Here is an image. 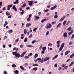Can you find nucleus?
Returning <instances> with one entry per match:
<instances>
[{
  "mask_svg": "<svg viewBox=\"0 0 74 74\" xmlns=\"http://www.w3.org/2000/svg\"><path fill=\"white\" fill-rule=\"evenodd\" d=\"M47 21V19L44 18L41 21V22L42 23H44V21Z\"/></svg>",
  "mask_w": 74,
  "mask_h": 74,
  "instance_id": "13",
  "label": "nucleus"
},
{
  "mask_svg": "<svg viewBox=\"0 0 74 74\" xmlns=\"http://www.w3.org/2000/svg\"><path fill=\"white\" fill-rule=\"evenodd\" d=\"M7 73V71H5L4 72V74H6Z\"/></svg>",
  "mask_w": 74,
  "mask_h": 74,
  "instance_id": "61",
  "label": "nucleus"
},
{
  "mask_svg": "<svg viewBox=\"0 0 74 74\" xmlns=\"http://www.w3.org/2000/svg\"><path fill=\"white\" fill-rule=\"evenodd\" d=\"M15 56L16 58L17 57V58H19L20 56V54L18 53H17L16 54H15Z\"/></svg>",
  "mask_w": 74,
  "mask_h": 74,
  "instance_id": "5",
  "label": "nucleus"
},
{
  "mask_svg": "<svg viewBox=\"0 0 74 74\" xmlns=\"http://www.w3.org/2000/svg\"><path fill=\"white\" fill-rule=\"evenodd\" d=\"M12 10H14L15 11H17V9L15 7V5H14L12 8Z\"/></svg>",
  "mask_w": 74,
  "mask_h": 74,
  "instance_id": "3",
  "label": "nucleus"
},
{
  "mask_svg": "<svg viewBox=\"0 0 74 74\" xmlns=\"http://www.w3.org/2000/svg\"><path fill=\"white\" fill-rule=\"evenodd\" d=\"M65 69H67L68 68V66H66L64 67Z\"/></svg>",
  "mask_w": 74,
  "mask_h": 74,
  "instance_id": "59",
  "label": "nucleus"
},
{
  "mask_svg": "<svg viewBox=\"0 0 74 74\" xmlns=\"http://www.w3.org/2000/svg\"><path fill=\"white\" fill-rule=\"evenodd\" d=\"M49 34V31H47L46 34V36H48Z\"/></svg>",
  "mask_w": 74,
  "mask_h": 74,
  "instance_id": "41",
  "label": "nucleus"
},
{
  "mask_svg": "<svg viewBox=\"0 0 74 74\" xmlns=\"http://www.w3.org/2000/svg\"><path fill=\"white\" fill-rule=\"evenodd\" d=\"M38 66V64H34L33 65V66Z\"/></svg>",
  "mask_w": 74,
  "mask_h": 74,
  "instance_id": "63",
  "label": "nucleus"
},
{
  "mask_svg": "<svg viewBox=\"0 0 74 74\" xmlns=\"http://www.w3.org/2000/svg\"><path fill=\"white\" fill-rule=\"evenodd\" d=\"M13 32V31L12 30H9V33L10 34V33H12Z\"/></svg>",
  "mask_w": 74,
  "mask_h": 74,
  "instance_id": "40",
  "label": "nucleus"
},
{
  "mask_svg": "<svg viewBox=\"0 0 74 74\" xmlns=\"http://www.w3.org/2000/svg\"><path fill=\"white\" fill-rule=\"evenodd\" d=\"M57 46L58 48H59V47H60V44H58L57 45Z\"/></svg>",
  "mask_w": 74,
  "mask_h": 74,
  "instance_id": "54",
  "label": "nucleus"
},
{
  "mask_svg": "<svg viewBox=\"0 0 74 74\" xmlns=\"http://www.w3.org/2000/svg\"><path fill=\"white\" fill-rule=\"evenodd\" d=\"M27 38H25L24 40V42H27Z\"/></svg>",
  "mask_w": 74,
  "mask_h": 74,
  "instance_id": "36",
  "label": "nucleus"
},
{
  "mask_svg": "<svg viewBox=\"0 0 74 74\" xmlns=\"http://www.w3.org/2000/svg\"><path fill=\"white\" fill-rule=\"evenodd\" d=\"M55 23H56V22L55 21H54L52 23V25H54V24H55Z\"/></svg>",
  "mask_w": 74,
  "mask_h": 74,
  "instance_id": "60",
  "label": "nucleus"
},
{
  "mask_svg": "<svg viewBox=\"0 0 74 74\" xmlns=\"http://www.w3.org/2000/svg\"><path fill=\"white\" fill-rule=\"evenodd\" d=\"M50 59V58L49 57H47L45 58V59H44V58H43L41 59L42 61L44 62V61H47V60H49Z\"/></svg>",
  "mask_w": 74,
  "mask_h": 74,
  "instance_id": "2",
  "label": "nucleus"
},
{
  "mask_svg": "<svg viewBox=\"0 0 74 74\" xmlns=\"http://www.w3.org/2000/svg\"><path fill=\"white\" fill-rule=\"evenodd\" d=\"M38 54L37 53L35 54L34 57V59H36V58H37V57H38Z\"/></svg>",
  "mask_w": 74,
  "mask_h": 74,
  "instance_id": "10",
  "label": "nucleus"
},
{
  "mask_svg": "<svg viewBox=\"0 0 74 74\" xmlns=\"http://www.w3.org/2000/svg\"><path fill=\"white\" fill-rule=\"evenodd\" d=\"M32 69L34 70H35V71H36V70H37V69H38V68L37 67H35Z\"/></svg>",
  "mask_w": 74,
  "mask_h": 74,
  "instance_id": "20",
  "label": "nucleus"
},
{
  "mask_svg": "<svg viewBox=\"0 0 74 74\" xmlns=\"http://www.w3.org/2000/svg\"><path fill=\"white\" fill-rule=\"evenodd\" d=\"M73 30H71V32L69 33V35H71L72 33H73Z\"/></svg>",
  "mask_w": 74,
  "mask_h": 74,
  "instance_id": "17",
  "label": "nucleus"
},
{
  "mask_svg": "<svg viewBox=\"0 0 74 74\" xmlns=\"http://www.w3.org/2000/svg\"><path fill=\"white\" fill-rule=\"evenodd\" d=\"M49 11V10H48V9H46L45 10L44 12H48Z\"/></svg>",
  "mask_w": 74,
  "mask_h": 74,
  "instance_id": "45",
  "label": "nucleus"
},
{
  "mask_svg": "<svg viewBox=\"0 0 74 74\" xmlns=\"http://www.w3.org/2000/svg\"><path fill=\"white\" fill-rule=\"evenodd\" d=\"M18 48H16V47H14V48L13 49V51H18Z\"/></svg>",
  "mask_w": 74,
  "mask_h": 74,
  "instance_id": "12",
  "label": "nucleus"
},
{
  "mask_svg": "<svg viewBox=\"0 0 74 74\" xmlns=\"http://www.w3.org/2000/svg\"><path fill=\"white\" fill-rule=\"evenodd\" d=\"M70 23V21H68L67 23H66V25H68V24H69V23Z\"/></svg>",
  "mask_w": 74,
  "mask_h": 74,
  "instance_id": "53",
  "label": "nucleus"
},
{
  "mask_svg": "<svg viewBox=\"0 0 74 74\" xmlns=\"http://www.w3.org/2000/svg\"><path fill=\"white\" fill-rule=\"evenodd\" d=\"M20 68H21V70H25V68H23V67L22 66H20Z\"/></svg>",
  "mask_w": 74,
  "mask_h": 74,
  "instance_id": "23",
  "label": "nucleus"
},
{
  "mask_svg": "<svg viewBox=\"0 0 74 74\" xmlns=\"http://www.w3.org/2000/svg\"><path fill=\"white\" fill-rule=\"evenodd\" d=\"M27 47H29L30 48L33 47V46L32 45H28L27 46Z\"/></svg>",
  "mask_w": 74,
  "mask_h": 74,
  "instance_id": "37",
  "label": "nucleus"
},
{
  "mask_svg": "<svg viewBox=\"0 0 74 74\" xmlns=\"http://www.w3.org/2000/svg\"><path fill=\"white\" fill-rule=\"evenodd\" d=\"M29 56H26L25 57V59H29Z\"/></svg>",
  "mask_w": 74,
  "mask_h": 74,
  "instance_id": "44",
  "label": "nucleus"
},
{
  "mask_svg": "<svg viewBox=\"0 0 74 74\" xmlns=\"http://www.w3.org/2000/svg\"><path fill=\"white\" fill-rule=\"evenodd\" d=\"M32 36H33V35L32 34H31L29 36V38H31V37H32Z\"/></svg>",
  "mask_w": 74,
  "mask_h": 74,
  "instance_id": "58",
  "label": "nucleus"
},
{
  "mask_svg": "<svg viewBox=\"0 0 74 74\" xmlns=\"http://www.w3.org/2000/svg\"><path fill=\"white\" fill-rule=\"evenodd\" d=\"M58 57V55H56L53 58V60L54 59H56V58H57Z\"/></svg>",
  "mask_w": 74,
  "mask_h": 74,
  "instance_id": "15",
  "label": "nucleus"
},
{
  "mask_svg": "<svg viewBox=\"0 0 74 74\" xmlns=\"http://www.w3.org/2000/svg\"><path fill=\"white\" fill-rule=\"evenodd\" d=\"M74 56V53L70 56V58H72Z\"/></svg>",
  "mask_w": 74,
  "mask_h": 74,
  "instance_id": "28",
  "label": "nucleus"
},
{
  "mask_svg": "<svg viewBox=\"0 0 74 74\" xmlns=\"http://www.w3.org/2000/svg\"><path fill=\"white\" fill-rule=\"evenodd\" d=\"M20 47L21 48H23V45H20Z\"/></svg>",
  "mask_w": 74,
  "mask_h": 74,
  "instance_id": "46",
  "label": "nucleus"
},
{
  "mask_svg": "<svg viewBox=\"0 0 74 74\" xmlns=\"http://www.w3.org/2000/svg\"><path fill=\"white\" fill-rule=\"evenodd\" d=\"M61 25V23H59L57 26V27H59Z\"/></svg>",
  "mask_w": 74,
  "mask_h": 74,
  "instance_id": "27",
  "label": "nucleus"
},
{
  "mask_svg": "<svg viewBox=\"0 0 74 74\" xmlns=\"http://www.w3.org/2000/svg\"><path fill=\"white\" fill-rule=\"evenodd\" d=\"M73 44L72 41H71L70 42H69V45H71V44Z\"/></svg>",
  "mask_w": 74,
  "mask_h": 74,
  "instance_id": "56",
  "label": "nucleus"
},
{
  "mask_svg": "<svg viewBox=\"0 0 74 74\" xmlns=\"http://www.w3.org/2000/svg\"><path fill=\"white\" fill-rule=\"evenodd\" d=\"M74 62H71V64L69 65V66H72V65H73V64H74Z\"/></svg>",
  "mask_w": 74,
  "mask_h": 74,
  "instance_id": "22",
  "label": "nucleus"
},
{
  "mask_svg": "<svg viewBox=\"0 0 74 74\" xmlns=\"http://www.w3.org/2000/svg\"><path fill=\"white\" fill-rule=\"evenodd\" d=\"M58 16L57 15H55L54 16V18H55V19H56L57 18H58Z\"/></svg>",
  "mask_w": 74,
  "mask_h": 74,
  "instance_id": "31",
  "label": "nucleus"
},
{
  "mask_svg": "<svg viewBox=\"0 0 74 74\" xmlns=\"http://www.w3.org/2000/svg\"><path fill=\"white\" fill-rule=\"evenodd\" d=\"M66 23V21H64L63 23V25H64V26H65V25Z\"/></svg>",
  "mask_w": 74,
  "mask_h": 74,
  "instance_id": "39",
  "label": "nucleus"
},
{
  "mask_svg": "<svg viewBox=\"0 0 74 74\" xmlns=\"http://www.w3.org/2000/svg\"><path fill=\"white\" fill-rule=\"evenodd\" d=\"M12 5H13L12 4L8 5L7 6V10L9 11V10H10V8H11V7H12Z\"/></svg>",
  "mask_w": 74,
  "mask_h": 74,
  "instance_id": "1",
  "label": "nucleus"
},
{
  "mask_svg": "<svg viewBox=\"0 0 74 74\" xmlns=\"http://www.w3.org/2000/svg\"><path fill=\"white\" fill-rule=\"evenodd\" d=\"M2 4H3L2 2H0V6H1V5H2Z\"/></svg>",
  "mask_w": 74,
  "mask_h": 74,
  "instance_id": "57",
  "label": "nucleus"
},
{
  "mask_svg": "<svg viewBox=\"0 0 74 74\" xmlns=\"http://www.w3.org/2000/svg\"><path fill=\"white\" fill-rule=\"evenodd\" d=\"M64 43L63 42L62 43V44L61 45V47L63 48L64 47Z\"/></svg>",
  "mask_w": 74,
  "mask_h": 74,
  "instance_id": "21",
  "label": "nucleus"
},
{
  "mask_svg": "<svg viewBox=\"0 0 74 74\" xmlns=\"http://www.w3.org/2000/svg\"><path fill=\"white\" fill-rule=\"evenodd\" d=\"M37 30V28H34L33 29V31H36Z\"/></svg>",
  "mask_w": 74,
  "mask_h": 74,
  "instance_id": "62",
  "label": "nucleus"
},
{
  "mask_svg": "<svg viewBox=\"0 0 74 74\" xmlns=\"http://www.w3.org/2000/svg\"><path fill=\"white\" fill-rule=\"evenodd\" d=\"M52 27V26L51 25V24H49V25H48L46 27L47 29H49V28H51Z\"/></svg>",
  "mask_w": 74,
  "mask_h": 74,
  "instance_id": "6",
  "label": "nucleus"
},
{
  "mask_svg": "<svg viewBox=\"0 0 74 74\" xmlns=\"http://www.w3.org/2000/svg\"><path fill=\"white\" fill-rule=\"evenodd\" d=\"M23 56H24V55L23 54H22L20 55V57L21 58H22Z\"/></svg>",
  "mask_w": 74,
  "mask_h": 74,
  "instance_id": "55",
  "label": "nucleus"
},
{
  "mask_svg": "<svg viewBox=\"0 0 74 74\" xmlns=\"http://www.w3.org/2000/svg\"><path fill=\"white\" fill-rule=\"evenodd\" d=\"M26 53V51H24V52H23V53L22 54L24 55H25Z\"/></svg>",
  "mask_w": 74,
  "mask_h": 74,
  "instance_id": "49",
  "label": "nucleus"
},
{
  "mask_svg": "<svg viewBox=\"0 0 74 74\" xmlns=\"http://www.w3.org/2000/svg\"><path fill=\"white\" fill-rule=\"evenodd\" d=\"M70 51L68 50L65 53V55H68V54L69 53H70Z\"/></svg>",
  "mask_w": 74,
  "mask_h": 74,
  "instance_id": "8",
  "label": "nucleus"
},
{
  "mask_svg": "<svg viewBox=\"0 0 74 74\" xmlns=\"http://www.w3.org/2000/svg\"><path fill=\"white\" fill-rule=\"evenodd\" d=\"M67 30H69V31H70L71 30V27H69L67 29Z\"/></svg>",
  "mask_w": 74,
  "mask_h": 74,
  "instance_id": "38",
  "label": "nucleus"
},
{
  "mask_svg": "<svg viewBox=\"0 0 74 74\" xmlns=\"http://www.w3.org/2000/svg\"><path fill=\"white\" fill-rule=\"evenodd\" d=\"M64 19L62 18H61V19L60 20V22H62L63 21Z\"/></svg>",
  "mask_w": 74,
  "mask_h": 74,
  "instance_id": "51",
  "label": "nucleus"
},
{
  "mask_svg": "<svg viewBox=\"0 0 74 74\" xmlns=\"http://www.w3.org/2000/svg\"><path fill=\"white\" fill-rule=\"evenodd\" d=\"M32 24H31V23H27L26 24V27H29V26H31V25Z\"/></svg>",
  "mask_w": 74,
  "mask_h": 74,
  "instance_id": "11",
  "label": "nucleus"
},
{
  "mask_svg": "<svg viewBox=\"0 0 74 74\" xmlns=\"http://www.w3.org/2000/svg\"><path fill=\"white\" fill-rule=\"evenodd\" d=\"M16 65H15V64H13L12 65V67H14V68L16 67Z\"/></svg>",
  "mask_w": 74,
  "mask_h": 74,
  "instance_id": "29",
  "label": "nucleus"
},
{
  "mask_svg": "<svg viewBox=\"0 0 74 74\" xmlns=\"http://www.w3.org/2000/svg\"><path fill=\"white\" fill-rule=\"evenodd\" d=\"M57 7V6L56 5H55L54 6H53L51 8V10H54L55 8H56Z\"/></svg>",
  "mask_w": 74,
  "mask_h": 74,
  "instance_id": "9",
  "label": "nucleus"
},
{
  "mask_svg": "<svg viewBox=\"0 0 74 74\" xmlns=\"http://www.w3.org/2000/svg\"><path fill=\"white\" fill-rule=\"evenodd\" d=\"M63 47H60V49H59V51H62L63 49Z\"/></svg>",
  "mask_w": 74,
  "mask_h": 74,
  "instance_id": "34",
  "label": "nucleus"
},
{
  "mask_svg": "<svg viewBox=\"0 0 74 74\" xmlns=\"http://www.w3.org/2000/svg\"><path fill=\"white\" fill-rule=\"evenodd\" d=\"M27 21L28 22H30L31 21V18L28 17V18H27Z\"/></svg>",
  "mask_w": 74,
  "mask_h": 74,
  "instance_id": "19",
  "label": "nucleus"
},
{
  "mask_svg": "<svg viewBox=\"0 0 74 74\" xmlns=\"http://www.w3.org/2000/svg\"><path fill=\"white\" fill-rule=\"evenodd\" d=\"M61 41L60 40H58L57 41L56 43L58 44H59V43H60Z\"/></svg>",
  "mask_w": 74,
  "mask_h": 74,
  "instance_id": "26",
  "label": "nucleus"
},
{
  "mask_svg": "<svg viewBox=\"0 0 74 74\" xmlns=\"http://www.w3.org/2000/svg\"><path fill=\"white\" fill-rule=\"evenodd\" d=\"M19 41V38L15 40L16 42H18Z\"/></svg>",
  "mask_w": 74,
  "mask_h": 74,
  "instance_id": "48",
  "label": "nucleus"
},
{
  "mask_svg": "<svg viewBox=\"0 0 74 74\" xmlns=\"http://www.w3.org/2000/svg\"><path fill=\"white\" fill-rule=\"evenodd\" d=\"M64 37H67V33H64L63 35Z\"/></svg>",
  "mask_w": 74,
  "mask_h": 74,
  "instance_id": "7",
  "label": "nucleus"
},
{
  "mask_svg": "<svg viewBox=\"0 0 74 74\" xmlns=\"http://www.w3.org/2000/svg\"><path fill=\"white\" fill-rule=\"evenodd\" d=\"M12 17V15H10V16H8V18H11Z\"/></svg>",
  "mask_w": 74,
  "mask_h": 74,
  "instance_id": "50",
  "label": "nucleus"
},
{
  "mask_svg": "<svg viewBox=\"0 0 74 74\" xmlns=\"http://www.w3.org/2000/svg\"><path fill=\"white\" fill-rule=\"evenodd\" d=\"M31 17H32V14H29L28 18H30Z\"/></svg>",
  "mask_w": 74,
  "mask_h": 74,
  "instance_id": "64",
  "label": "nucleus"
},
{
  "mask_svg": "<svg viewBox=\"0 0 74 74\" xmlns=\"http://www.w3.org/2000/svg\"><path fill=\"white\" fill-rule=\"evenodd\" d=\"M35 17H36V19H38L40 18V17L38 16H35Z\"/></svg>",
  "mask_w": 74,
  "mask_h": 74,
  "instance_id": "25",
  "label": "nucleus"
},
{
  "mask_svg": "<svg viewBox=\"0 0 74 74\" xmlns=\"http://www.w3.org/2000/svg\"><path fill=\"white\" fill-rule=\"evenodd\" d=\"M42 49L43 50L45 51L47 49V48H46V47H44Z\"/></svg>",
  "mask_w": 74,
  "mask_h": 74,
  "instance_id": "24",
  "label": "nucleus"
},
{
  "mask_svg": "<svg viewBox=\"0 0 74 74\" xmlns=\"http://www.w3.org/2000/svg\"><path fill=\"white\" fill-rule=\"evenodd\" d=\"M36 42V40H33L32 42V44H34V43H35V42Z\"/></svg>",
  "mask_w": 74,
  "mask_h": 74,
  "instance_id": "42",
  "label": "nucleus"
},
{
  "mask_svg": "<svg viewBox=\"0 0 74 74\" xmlns=\"http://www.w3.org/2000/svg\"><path fill=\"white\" fill-rule=\"evenodd\" d=\"M41 53H42V54H44L45 53V51L44 50H42V51H41Z\"/></svg>",
  "mask_w": 74,
  "mask_h": 74,
  "instance_id": "43",
  "label": "nucleus"
},
{
  "mask_svg": "<svg viewBox=\"0 0 74 74\" xmlns=\"http://www.w3.org/2000/svg\"><path fill=\"white\" fill-rule=\"evenodd\" d=\"M52 43H49L48 45V46H52Z\"/></svg>",
  "mask_w": 74,
  "mask_h": 74,
  "instance_id": "47",
  "label": "nucleus"
},
{
  "mask_svg": "<svg viewBox=\"0 0 74 74\" xmlns=\"http://www.w3.org/2000/svg\"><path fill=\"white\" fill-rule=\"evenodd\" d=\"M17 53V52L16 51L15 52H13L12 53V54L13 55H15H15Z\"/></svg>",
  "mask_w": 74,
  "mask_h": 74,
  "instance_id": "30",
  "label": "nucleus"
},
{
  "mask_svg": "<svg viewBox=\"0 0 74 74\" xmlns=\"http://www.w3.org/2000/svg\"><path fill=\"white\" fill-rule=\"evenodd\" d=\"M28 2L29 3V5H33V1H28Z\"/></svg>",
  "mask_w": 74,
  "mask_h": 74,
  "instance_id": "4",
  "label": "nucleus"
},
{
  "mask_svg": "<svg viewBox=\"0 0 74 74\" xmlns=\"http://www.w3.org/2000/svg\"><path fill=\"white\" fill-rule=\"evenodd\" d=\"M74 38V34H73L71 38V39H73V38Z\"/></svg>",
  "mask_w": 74,
  "mask_h": 74,
  "instance_id": "52",
  "label": "nucleus"
},
{
  "mask_svg": "<svg viewBox=\"0 0 74 74\" xmlns=\"http://www.w3.org/2000/svg\"><path fill=\"white\" fill-rule=\"evenodd\" d=\"M33 55V53H30L28 55V56H31Z\"/></svg>",
  "mask_w": 74,
  "mask_h": 74,
  "instance_id": "33",
  "label": "nucleus"
},
{
  "mask_svg": "<svg viewBox=\"0 0 74 74\" xmlns=\"http://www.w3.org/2000/svg\"><path fill=\"white\" fill-rule=\"evenodd\" d=\"M25 12V11L23 10H22V12H21V14H23V13Z\"/></svg>",
  "mask_w": 74,
  "mask_h": 74,
  "instance_id": "35",
  "label": "nucleus"
},
{
  "mask_svg": "<svg viewBox=\"0 0 74 74\" xmlns=\"http://www.w3.org/2000/svg\"><path fill=\"white\" fill-rule=\"evenodd\" d=\"M26 3H24L23 6H21V8H23V7H25L26 6Z\"/></svg>",
  "mask_w": 74,
  "mask_h": 74,
  "instance_id": "32",
  "label": "nucleus"
},
{
  "mask_svg": "<svg viewBox=\"0 0 74 74\" xmlns=\"http://www.w3.org/2000/svg\"><path fill=\"white\" fill-rule=\"evenodd\" d=\"M14 73H16V74H18L19 73V71L18 70H16L14 71Z\"/></svg>",
  "mask_w": 74,
  "mask_h": 74,
  "instance_id": "18",
  "label": "nucleus"
},
{
  "mask_svg": "<svg viewBox=\"0 0 74 74\" xmlns=\"http://www.w3.org/2000/svg\"><path fill=\"white\" fill-rule=\"evenodd\" d=\"M6 15L7 16H9V15H10V13H8V12L7 11L5 13Z\"/></svg>",
  "mask_w": 74,
  "mask_h": 74,
  "instance_id": "16",
  "label": "nucleus"
},
{
  "mask_svg": "<svg viewBox=\"0 0 74 74\" xmlns=\"http://www.w3.org/2000/svg\"><path fill=\"white\" fill-rule=\"evenodd\" d=\"M27 30H26L25 29H24V33L25 34H26V33H27Z\"/></svg>",
  "mask_w": 74,
  "mask_h": 74,
  "instance_id": "14",
  "label": "nucleus"
}]
</instances>
